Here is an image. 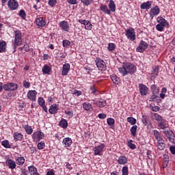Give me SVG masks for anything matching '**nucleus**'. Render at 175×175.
Segmentation results:
<instances>
[{"instance_id": "obj_64", "label": "nucleus", "mask_w": 175, "mask_h": 175, "mask_svg": "<svg viewBox=\"0 0 175 175\" xmlns=\"http://www.w3.org/2000/svg\"><path fill=\"white\" fill-rule=\"evenodd\" d=\"M21 173L23 175H28V170H27V169H25V168H21Z\"/></svg>"}, {"instance_id": "obj_33", "label": "nucleus", "mask_w": 175, "mask_h": 175, "mask_svg": "<svg viewBox=\"0 0 175 175\" xmlns=\"http://www.w3.org/2000/svg\"><path fill=\"white\" fill-rule=\"evenodd\" d=\"M130 132L131 136H133V137H136V136H137V134L136 133V132H137V125L132 126L130 129Z\"/></svg>"}, {"instance_id": "obj_35", "label": "nucleus", "mask_w": 175, "mask_h": 175, "mask_svg": "<svg viewBox=\"0 0 175 175\" xmlns=\"http://www.w3.org/2000/svg\"><path fill=\"white\" fill-rule=\"evenodd\" d=\"M109 8L111 12L114 13V12H116V3H114V1H109Z\"/></svg>"}, {"instance_id": "obj_42", "label": "nucleus", "mask_w": 175, "mask_h": 175, "mask_svg": "<svg viewBox=\"0 0 175 175\" xmlns=\"http://www.w3.org/2000/svg\"><path fill=\"white\" fill-rule=\"evenodd\" d=\"M1 145L3 146L5 148H12V144H10L8 139L2 141Z\"/></svg>"}, {"instance_id": "obj_37", "label": "nucleus", "mask_w": 175, "mask_h": 175, "mask_svg": "<svg viewBox=\"0 0 175 175\" xmlns=\"http://www.w3.org/2000/svg\"><path fill=\"white\" fill-rule=\"evenodd\" d=\"M59 126L63 128V129H66V128H68V121L66 119L62 118L59 122Z\"/></svg>"}, {"instance_id": "obj_28", "label": "nucleus", "mask_w": 175, "mask_h": 175, "mask_svg": "<svg viewBox=\"0 0 175 175\" xmlns=\"http://www.w3.org/2000/svg\"><path fill=\"white\" fill-rule=\"evenodd\" d=\"M82 107L85 111H90L92 110V104L90 103H83Z\"/></svg>"}, {"instance_id": "obj_12", "label": "nucleus", "mask_w": 175, "mask_h": 175, "mask_svg": "<svg viewBox=\"0 0 175 175\" xmlns=\"http://www.w3.org/2000/svg\"><path fill=\"white\" fill-rule=\"evenodd\" d=\"M17 155L14 156V159L16 165H18L19 166H23L24 163H25V158L24 157H22L21 154L17 153Z\"/></svg>"}, {"instance_id": "obj_63", "label": "nucleus", "mask_w": 175, "mask_h": 175, "mask_svg": "<svg viewBox=\"0 0 175 175\" xmlns=\"http://www.w3.org/2000/svg\"><path fill=\"white\" fill-rule=\"evenodd\" d=\"M23 87H25V88H29L31 83L27 81H23Z\"/></svg>"}, {"instance_id": "obj_31", "label": "nucleus", "mask_w": 175, "mask_h": 175, "mask_svg": "<svg viewBox=\"0 0 175 175\" xmlns=\"http://www.w3.org/2000/svg\"><path fill=\"white\" fill-rule=\"evenodd\" d=\"M6 42L0 40V53H6Z\"/></svg>"}, {"instance_id": "obj_55", "label": "nucleus", "mask_w": 175, "mask_h": 175, "mask_svg": "<svg viewBox=\"0 0 175 175\" xmlns=\"http://www.w3.org/2000/svg\"><path fill=\"white\" fill-rule=\"evenodd\" d=\"M38 105L41 107L46 105L45 104L46 102L44 101V99L43 98V97H39L38 100Z\"/></svg>"}, {"instance_id": "obj_44", "label": "nucleus", "mask_w": 175, "mask_h": 175, "mask_svg": "<svg viewBox=\"0 0 175 175\" xmlns=\"http://www.w3.org/2000/svg\"><path fill=\"white\" fill-rule=\"evenodd\" d=\"M163 132L165 137L167 138L170 137V136H172V135L174 133H173V131H172L170 129L165 130Z\"/></svg>"}, {"instance_id": "obj_10", "label": "nucleus", "mask_w": 175, "mask_h": 175, "mask_svg": "<svg viewBox=\"0 0 175 175\" xmlns=\"http://www.w3.org/2000/svg\"><path fill=\"white\" fill-rule=\"evenodd\" d=\"M8 6L10 10H17L18 9V1L16 0H9Z\"/></svg>"}, {"instance_id": "obj_23", "label": "nucleus", "mask_w": 175, "mask_h": 175, "mask_svg": "<svg viewBox=\"0 0 175 175\" xmlns=\"http://www.w3.org/2000/svg\"><path fill=\"white\" fill-rule=\"evenodd\" d=\"M62 144L64 147H70L72 146V138L70 137H65L62 141Z\"/></svg>"}, {"instance_id": "obj_2", "label": "nucleus", "mask_w": 175, "mask_h": 175, "mask_svg": "<svg viewBox=\"0 0 175 175\" xmlns=\"http://www.w3.org/2000/svg\"><path fill=\"white\" fill-rule=\"evenodd\" d=\"M21 44H23V33L21 31L16 30L14 31V42L13 45L14 50H16V48L18 47V46H21Z\"/></svg>"}, {"instance_id": "obj_52", "label": "nucleus", "mask_w": 175, "mask_h": 175, "mask_svg": "<svg viewBox=\"0 0 175 175\" xmlns=\"http://www.w3.org/2000/svg\"><path fill=\"white\" fill-rule=\"evenodd\" d=\"M168 165H169V158L165 157L163 159V169L167 167Z\"/></svg>"}, {"instance_id": "obj_50", "label": "nucleus", "mask_w": 175, "mask_h": 175, "mask_svg": "<svg viewBox=\"0 0 175 175\" xmlns=\"http://www.w3.org/2000/svg\"><path fill=\"white\" fill-rule=\"evenodd\" d=\"M85 29H88V31H91L92 29V24L89 21L86 22V24H85Z\"/></svg>"}, {"instance_id": "obj_39", "label": "nucleus", "mask_w": 175, "mask_h": 175, "mask_svg": "<svg viewBox=\"0 0 175 175\" xmlns=\"http://www.w3.org/2000/svg\"><path fill=\"white\" fill-rule=\"evenodd\" d=\"M150 90L153 94L157 95V94L159 93V88L157 86V85H152L150 87Z\"/></svg>"}, {"instance_id": "obj_47", "label": "nucleus", "mask_w": 175, "mask_h": 175, "mask_svg": "<svg viewBox=\"0 0 175 175\" xmlns=\"http://www.w3.org/2000/svg\"><path fill=\"white\" fill-rule=\"evenodd\" d=\"M128 146L129 147V148H131V150H136V145H135V144H133V140L130 139L128 142Z\"/></svg>"}, {"instance_id": "obj_9", "label": "nucleus", "mask_w": 175, "mask_h": 175, "mask_svg": "<svg viewBox=\"0 0 175 175\" xmlns=\"http://www.w3.org/2000/svg\"><path fill=\"white\" fill-rule=\"evenodd\" d=\"M160 13H161V8H159V6L155 5L154 7L150 9L149 14L152 18H154L155 16H158V14H159Z\"/></svg>"}, {"instance_id": "obj_24", "label": "nucleus", "mask_w": 175, "mask_h": 175, "mask_svg": "<svg viewBox=\"0 0 175 175\" xmlns=\"http://www.w3.org/2000/svg\"><path fill=\"white\" fill-rule=\"evenodd\" d=\"M151 5H152V1H148L141 4L140 8L143 10H148L151 8Z\"/></svg>"}, {"instance_id": "obj_7", "label": "nucleus", "mask_w": 175, "mask_h": 175, "mask_svg": "<svg viewBox=\"0 0 175 175\" xmlns=\"http://www.w3.org/2000/svg\"><path fill=\"white\" fill-rule=\"evenodd\" d=\"M59 27L63 32H69L70 31V26L69 22L66 21H62L59 23Z\"/></svg>"}, {"instance_id": "obj_14", "label": "nucleus", "mask_w": 175, "mask_h": 175, "mask_svg": "<svg viewBox=\"0 0 175 175\" xmlns=\"http://www.w3.org/2000/svg\"><path fill=\"white\" fill-rule=\"evenodd\" d=\"M5 163L6 165H8L9 169H11L12 170L16 169V166H17V165L16 164V161H14L12 159H7L5 161Z\"/></svg>"}, {"instance_id": "obj_16", "label": "nucleus", "mask_w": 175, "mask_h": 175, "mask_svg": "<svg viewBox=\"0 0 175 175\" xmlns=\"http://www.w3.org/2000/svg\"><path fill=\"white\" fill-rule=\"evenodd\" d=\"M93 105H96L98 107H105L107 105V103L106 102L105 100H93Z\"/></svg>"}, {"instance_id": "obj_20", "label": "nucleus", "mask_w": 175, "mask_h": 175, "mask_svg": "<svg viewBox=\"0 0 175 175\" xmlns=\"http://www.w3.org/2000/svg\"><path fill=\"white\" fill-rule=\"evenodd\" d=\"M158 126L160 129H166V128H169V124L166 123V120L162 118L158 122Z\"/></svg>"}, {"instance_id": "obj_29", "label": "nucleus", "mask_w": 175, "mask_h": 175, "mask_svg": "<svg viewBox=\"0 0 175 175\" xmlns=\"http://www.w3.org/2000/svg\"><path fill=\"white\" fill-rule=\"evenodd\" d=\"M42 72L43 75H50V72H51V67L45 64L42 68Z\"/></svg>"}, {"instance_id": "obj_57", "label": "nucleus", "mask_w": 175, "mask_h": 175, "mask_svg": "<svg viewBox=\"0 0 175 175\" xmlns=\"http://www.w3.org/2000/svg\"><path fill=\"white\" fill-rule=\"evenodd\" d=\"M48 4L51 8H53V6H55V5H57V0H49L48 1Z\"/></svg>"}, {"instance_id": "obj_1", "label": "nucleus", "mask_w": 175, "mask_h": 175, "mask_svg": "<svg viewBox=\"0 0 175 175\" xmlns=\"http://www.w3.org/2000/svg\"><path fill=\"white\" fill-rule=\"evenodd\" d=\"M118 70L122 76H126L128 75H135L137 68L131 62H126L122 64V66L120 67Z\"/></svg>"}, {"instance_id": "obj_6", "label": "nucleus", "mask_w": 175, "mask_h": 175, "mask_svg": "<svg viewBox=\"0 0 175 175\" xmlns=\"http://www.w3.org/2000/svg\"><path fill=\"white\" fill-rule=\"evenodd\" d=\"M125 36H126L127 39H129L131 40V42H133L134 40H136V33L135 32V29H126L125 30Z\"/></svg>"}, {"instance_id": "obj_17", "label": "nucleus", "mask_w": 175, "mask_h": 175, "mask_svg": "<svg viewBox=\"0 0 175 175\" xmlns=\"http://www.w3.org/2000/svg\"><path fill=\"white\" fill-rule=\"evenodd\" d=\"M69 70H70V64H69L68 63L64 64L62 71V75L66 76L68 73H69Z\"/></svg>"}, {"instance_id": "obj_26", "label": "nucleus", "mask_w": 175, "mask_h": 175, "mask_svg": "<svg viewBox=\"0 0 175 175\" xmlns=\"http://www.w3.org/2000/svg\"><path fill=\"white\" fill-rule=\"evenodd\" d=\"M118 163L119 165H126L128 163V158L125 156H120L118 159Z\"/></svg>"}, {"instance_id": "obj_3", "label": "nucleus", "mask_w": 175, "mask_h": 175, "mask_svg": "<svg viewBox=\"0 0 175 175\" xmlns=\"http://www.w3.org/2000/svg\"><path fill=\"white\" fill-rule=\"evenodd\" d=\"M3 90L4 91H16V90H18V84L13 82H8L3 85Z\"/></svg>"}, {"instance_id": "obj_25", "label": "nucleus", "mask_w": 175, "mask_h": 175, "mask_svg": "<svg viewBox=\"0 0 175 175\" xmlns=\"http://www.w3.org/2000/svg\"><path fill=\"white\" fill-rule=\"evenodd\" d=\"M165 147H166V144H165V140H163V139L157 141L158 150H159L160 151H162L163 150H165Z\"/></svg>"}, {"instance_id": "obj_36", "label": "nucleus", "mask_w": 175, "mask_h": 175, "mask_svg": "<svg viewBox=\"0 0 175 175\" xmlns=\"http://www.w3.org/2000/svg\"><path fill=\"white\" fill-rule=\"evenodd\" d=\"M142 121L143 125H144V126H147V125H148V122H150V118L147 115H143L142 118Z\"/></svg>"}, {"instance_id": "obj_15", "label": "nucleus", "mask_w": 175, "mask_h": 175, "mask_svg": "<svg viewBox=\"0 0 175 175\" xmlns=\"http://www.w3.org/2000/svg\"><path fill=\"white\" fill-rule=\"evenodd\" d=\"M157 22L163 27H169V22L162 16L157 17Z\"/></svg>"}, {"instance_id": "obj_59", "label": "nucleus", "mask_w": 175, "mask_h": 175, "mask_svg": "<svg viewBox=\"0 0 175 175\" xmlns=\"http://www.w3.org/2000/svg\"><path fill=\"white\" fill-rule=\"evenodd\" d=\"M158 73H159V68L158 66H156L152 72V75H154V76H158Z\"/></svg>"}, {"instance_id": "obj_62", "label": "nucleus", "mask_w": 175, "mask_h": 175, "mask_svg": "<svg viewBox=\"0 0 175 175\" xmlns=\"http://www.w3.org/2000/svg\"><path fill=\"white\" fill-rule=\"evenodd\" d=\"M79 0H66L69 5H77Z\"/></svg>"}, {"instance_id": "obj_46", "label": "nucleus", "mask_w": 175, "mask_h": 175, "mask_svg": "<svg viewBox=\"0 0 175 175\" xmlns=\"http://www.w3.org/2000/svg\"><path fill=\"white\" fill-rule=\"evenodd\" d=\"M111 79L114 84H117L120 81V78L116 75H111Z\"/></svg>"}, {"instance_id": "obj_56", "label": "nucleus", "mask_w": 175, "mask_h": 175, "mask_svg": "<svg viewBox=\"0 0 175 175\" xmlns=\"http://www.w3.org/2000/svg\"><path fill=\"white\" fill-rule=\"evenodd\" d=\"M62 44H63V47H66V49H68V47L70 46V41L68 40H64L62 42Z\"/></svg>"}, {"instance_id": "obj_61", "label": "nucleus", "mask_w": 175, "mask_h": 175, "mask_svg": "<svg viewBox=\"0 0 175 175\" xmlns=\"http://www.w3.org/2000/svg\"><path fill=\"white\" fill-rule=\"evenodd\" d=\"M164 28H165V26H163L162 25L157 24L156 25V29H157L159 32H162Z\"/></svg>"}, {"instance_id": "obj_45", "label": "nucleus", "mask_w": 175, "mask_h": 175, "mask_svg": "<svg viewBox=\"0 0 175 175\" xmlns=\"http://www.w3.org/2000/svg\"><path fill=\"white\" fill-rule=\"evenodd\" d=\"M166 92H167V89L166 88H163L161 89V94H160V98L161 99H165Z\"/></svg>"}, {"instance_id": "obj_21", "label": "nucleus", "mask_w": 175, "mask_h": 175, "mask_svg": "<svg viewBox=\"0 0 175 175\" xmlns=\"http://www.w3.org/2000/svg\"><path fill=\"white\" fill-rule=\"evenodd\" d=\"M13 137L16 142H21L23 141V139H24V135H23L21 133L15 132L13 134Z\"/></svg>"}, {"instance_id": "obj_48", "label": "nucleus", "mask_w": 175, "mask_h": 175, "mask_svg": "<svg viewBox=\"0 0 175 175\" xmlns=\"http://www.w3.org/2000/svg\"><path fill=\"white\" fill-rule=\"evenodd\" d=\"M19 16L21 17L23 20H25V18H27V14L24 10H21L19 11Z\"/></svg>"}, {"instance_id": "obj_5", "label": "nucleus", "mask_w": 175, "mask_h": 175, "mask_svg": "<svg viewBox=\"0 0 175 175\" xmlns=\"http://www.w3.org/2000/svg\"><path fill=\"white\" fill-rule=\"evenodd\" d=\"M148 48V44L144 40H141L136 48V51L137 53H144V51L147 50Z\"/></svg>"}, {"instance_id": "obj_32", "label": "nucleus", "mask_w": 175, "mask_h": 175, "mask_svg": "<svg viewBox=\"0 0 175 175\" xmlns=\"http://www.w3.org/2000/svg\"><path fill=\"white\" fill-rule=\"evenodd\" d=\"M100 11L103 12V13H105L106 14H111V12H110V10L107 8V5L102 4L100 7Z\"/></svg>"}, {"instance_id": "obj_34", "label": "nucleus", "mask_w": 175, "mask_h": 175, "mask_svg": "<svg viewBox=\"0 0 175 175\" xmlns=\"http://www.w3.org/2000/svg\"><path fill=\"white\" fill-rule=\"evenodd\" d=\"M23 128L26 133H27V135H32V133L33 132V129H32V126L28 124H25V126H23Z\"/></svg>"}, {"instance_id": "obj_19", "label": "nucleus", "mask_w": 175, "mask_h": 175, "mask_svg": "<svg viewBox=\"0 0 175 175\" xmlns=\"http://www.w3.org/2000/svg\"><path fill=\"white\" fill-rule=\"evenodd\" d=\"M36 23L38 27H46V25L47 24V22L43 19L42 17H40L36 20Z\"/></svg>"}, {"instance_id": "obj_27", "label": "nucleus", "mask_w": 175, "mask_h": 175, "mask_svg": "<svg viewBox=\"0 0 175 175\" xmlns=\"http://www.w3.org/2000/svg\"><path fill=\"white\" fill-rule=\"evenodd\" d=\"M90 90L92 95H94V96H97V95H99V90H98V88L95 86V85H91L90 87Z\"/></svg>"}, {"instance_id": "obj_30", "label": "nucleus", "mask_w": 175, "mask_h": 175, "mask_svg": "<svg viewBox=\"0 0 175 175\" xmlns=\"http://www.w3.org/2000/svg\"><path fill=\"white\" fill-rule=\"evenodd\" d=\"M33 136H37V139L42 140V139H44V133L41 131H38L33 133Z\"/></svg>"}, {"instance_id": "obj_38", "label": "nucleus", "mask_w": 175, "mask_h": 175, "mask_svg": "<svg viewBox=\"0 0 175 175\" xmlns=\"http://www.w3.org/2000/svg\"><path fill=\"white\" fill-rule=\"evenodd\" d=\"M162 116H161L159 114L155 113H153L152 116H151V119L154 120V121H157V122H159L161 120H162Z\"/></svg>"}, {"instance_id": "obj_13", "label": "nucleus", "mask_w": 175, "mask_h": 175, "mask_svg": "<svg viewBox=\"0 0 175 175\" xmlns=\"http://www.w3.org/2000/svg\"><path fill=\"white\" fill-rule=\"evenodd\" d=\"M36 95H38V92H36V90H29L27 92V96L29 100L35 102L36 100Z\"/></svg>"}, {"instance_id": "obj_18", "label": "nucleus", "mask_w": 175, "mask_h": 175, "mask_svg": "<svg viewBox=\"0 0 175 175\" xmlns=\"http://www.w3.org/2000/svg\"><path fill=\"white\" fill-rule=\"evenodd\" d=\"M30 175H40L39 172H38V168L34 165H30L27 167Z\"/></svg>"}, {"instance_id": "obj_43", "label": "nucleus", "mask_w": 175, "mask_h": 175, "mask_svg": "<svg viewBox=\"0 0 175 175\" xmlns=\"http://www.w3.org/2000/svg\"><path fill=\"white\" fill-rule=\"evenodd\" d=\"M107 122L109 126H111V128H112L113 126H114V124H116V120L111 118H109L107 119Z\"/></svg>"}, {"instance_id": "obj_22", "label": "nucleus", "mask_w": 175, "mask_h": 175, "mask_svg": "<svg viewBox=\"0 0 175 175\" xmlns=\"http://www.w3.org/2000/svg\"><path fill=\"white\" fill-rule=\"evenodd\" d=\"M49 112L50 114H57V113H58V106L57 104L51 105L49 109Z\"/></svg>"}, {"instance_id": "obj_11", "label": "nucleus", "mask_w": 175, "mask_h": 175, "mask_svg": "<svg viewBox=\"0 0 175 175\" xmlns=\"http://www.w3.org/2000/svg\"><path fill=\"white\" fill-rule=\"evenodd\" d=\"M138 88L139 90V93L142 95V96H146L148 94V88H147V85L139 83Z\"/></svg>"}, {"instance_id": "obj_58", "label": "nucleus", "mask_w": 175, "mask_h": 175, "mask_svg": "<svg viewBox=\"0 0 175 175\" xmlns=\"http://www.w3.org/2000/svg\"><path fill=\"white\" fill-rule=\"evenodd\" d=\"M152 152L150 150H147L146 151V154H147V158L148 159H150V161H152Z\"/></svg>"}, {"instance_id": "obj_51", "label": "nucleus", "mask_w": 175, "mask_h": 175, "mask_svg": "<svg viewBox=\"0 0 175 175\" xmlns=\"http://www.w3.org/2000/svg\"><path fill=\"white\" fill-rule=\"evenodd\" d=\"M122 175H128L129 174V168H128V166L126 165V166H124L122 169Z\"/></svg>"}, {"instance_id": "obj_8", "label": "nucleus", "mask_w": 175, "mask_h": 175, "mask_svg": "<svg viewBox=\"0 0 175 175\" xmlns=\"http://www.w3.org/2000/svg\"><path fill=\"white\" fill-rule=\"evenodd\" d=\"M105 147H106V145H105V144H101L97 146H95L93 148L94 155H102V152H103Z\"/></svg>"}, {"instance_id": "obj_40", "label": "nucleus", "mask_w": 175, "mask_h": 175, "mask_svg": "<svg viewBox=\"0 0 175 175\" xmlns=\"http://www.w3.org/2000/svg\"><path fill=\"white\" fill-rule=\"evenodd\" d=\"M150 100H152V102H157V103H161V102H162L161 98H159V96H157V94H154L151 96Z\"/></svg>"}, {"instance_id": "obj_54", "label": "nucleus", "mask_w": 175, "mask_h": 175, "mask_svg": "<svg viewBox=\"0 0 175 175\" xmlns=\"http://www.w3.org/2000/svg\"><path fill=\"white\" fill-rule=\"evenodd\" d=\"M37 147L38 150H43V148H44L45 147L44 142L41 141L40 142H39L37 145Z\"/></svg>"}, {"instance_id": "obj_53", "label": "nucleus", "mask_w": 175, "mask_h": 175, "mask_svg": "<svg viewBox=\"0 0 175 175\" xmlns=\"http://www.w3.org/2000/svg\"><path fill=\"white\" fill-rule=\"evenodd\" d=\"M108 50H109V51H113V50H116V44L109 43L108 44Z\"/></svg>"}, {"instance_id": "obj_60", "label": "nucleus", "mask_w": 175, "mask_h": 175, "mask_svg": "<svg viewBox=\"0 0 175 175\" xmlns=\"http://www.w3.org/2000/svg\"><path fill=\"white\" fill-rule=\"evenodd\" d=\"M169 142H170L171 143H173L174 144H175V135H174V133L170 135V137H169L168 138Z\"/></svg>"}, {"instance_id": "obj_41", "label": "nucleus", "mask_w": 175, "mask_h": 175, "mask_svg": "<svg viewBox=\"0 0 175 175\" xmlns=\"http://www.w3.org/2000/svg\"><path fill=\"white\" fill-rule=\"evenodd\" d=\"M153 135L157 142L163 139L161 137V134L159 133V131H158V130H154Z\"/></svg>"}, {"instance_id": "obj_49", "label": "nucleus", "mask_w": 175, "mask_h": 175, "mask_svg": "<svg viewBox=\"0 0 175 175\" xmlns=\"http://www.w3.org/2000/svg\"><path fill=\"white\" fill-rule=\"evenodd\" d=\"M127 122L131 124V125H135L136 124V119L133 117H128Z\"/></svg>"}, {"instance_id": "obj_4", "label": "nucleus", "mask_w": 175, "mask_h": 175, "mask_svg": "<svg viewBox=\"0 0 175 175\" xmlns=\"http://www.w3.org/2000/svg\"><path fill=\"white\" fill-rule=\"evenodd\" d=\"M95 62L98 70L105 71L106 70V69H107V66H106V62H105L103 59H100V57H96Z\"/></svg>"}]
</instances>
